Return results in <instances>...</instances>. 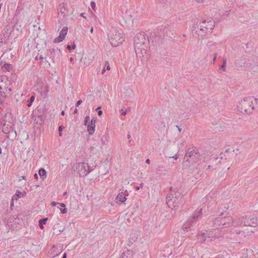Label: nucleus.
<instances>
[{
    "label": "nucleus",
    "mask_w": 258,
    "mask_h": 258,
    "mask_svg": "<svg viewBox=\"0 0 258 258\" xmlns=\"http://www.w3.org/2000/svg\"><path fill=\"white\" fill-rule=\"evenodd\" d=\"M108 39L110 44L116 47L121 44L124 40L123 33L115 28H112L108 34Z\"/></svg>",
    "instance_id": "39448f33"
},
{
    "label": "nucleus",
    "mask_w": 258,
    "mask_h": 258,
    "mask_svg": "<svg viewBox=\"0 0 258 258\" xmlns=\"http://www.w3.org/2000/svg\"><path fill=\"white\" fill-rule=\"evenodd\" d=\"M202 209H198L192 215L189 217L182 227L184 231L187 232L194 229L195 224L202 217Z\"/></svg>",
    "instance_id": "423d86ee"
},
{
    "label": "nucleus",
    "mask_w": 258,
    "mask_h": 258,
    "mask_svg": "<svg viewBox=\"0 0 258 258\" xmlns=\"http://www.w3.org/2000/svg\"><path fill=\"white\" fill-rule=\"evenodd\" d=\"M10 84V82L7 77H0V94L4 98H6L12 90V88L9 87Z\"/></svg>",
    "instance_id": "9d476101"
},
{
    "label": "nucleus",
    "mask_w": 258,
    "mask_h": 258,
    "mask_svg": "<svg viewBox=\"0 0 258 258\" xmlns=\"http://www.w3.org/2000/svg\"><path fill=\"white\" fill-rule=\"evenodd\" d=\"M98 115L100 116V115H101L102 114V110H100L98 111Z\"/></svg>",
    "instance_id": "37998d69"
},
{
    "label": "nucleus",
    "mask_w": 258,
    "mask_h": 258,
    "mask_svg": "<svg viewBox=\"0 0 258 258\" xmlns=\"http://www.w3.org/2000/svg\"><path fill=\"white\" fill-rule=\"evenodd\" d=\"M226 59H224L223 64L219 67V69L220 70H222L223 71H225V69H226Z\"/></svg>",
    "instance_id": "bb28decb"
},
{
    "label": "nucleus",
    "mask_w": 258,
    "mask_h": 258,
    "mask_svg": "<svg viewBox=\"0 0 258 258\" xmlns=\"http://www.w3.org/2000/svg\"><path fill=\"white\" fill-rule=\"evenodd\" d=\"M231 13V11H226L221 16L223 18H225L226 17L230 16V14Z\"/></svg>",
    "instance_id": "c85d7f7f"
},
{
    "label": "nucleus",
    "mask_w": 258,
    "mask_h": 258,
    "mask_svg": "<svg viewBox=\"0 0 258 258\" xmlns=\"http://www.w3.org/2000/svg\"><path fill=\"white\" fill-rule=\"evenodd\" d=\"M77 112H78V110H77V108H75V110H74V113H77Z\"/></svg>",
    "instance_id": "3c124183"
},
{
    "label": "nucleus",
    "mask_w": 258,
    "mask_h": 258,
    "mask_svg": "<svg viewBox=\"0 0 258 258\" xmlns=\"http://www.w3.org/2000/svg\"><path fill=\"white\" fill-rule=\"evenodd\" d=\"M138 238V234L137 232H132L129 234L127 240V245L131 246Z\"/></svg>",
    "instance_id": "ddd939ff"
},
{
    "label": "nucleus",
    "mask_w": 258,
    "mask_h": 258,
    "mask_svg": "<svg viewBox=\"0 0 258 258\" xmlns=\"http://www.w3.org/2000/svg\"><path fill=\"white\" fill-rule=\"evenodd\" d=\"M76 48V45L75 43H73L72 45H68L67 46V48L69 50H71L72 49H74Z\"/></svg>",
    "instance_id": "c756f323"
},
{
    "label": "nucleus",
    "mask_w": 258,
    "mask_h": 258,
    "mask_svg": "<svg viewBox=\"0 0 258 258\" xmlns=\"http://www.w3.org/2000/svg\"><path fill=\"white\" fill-rule=\"evenodd\" d=\"M47 218H42L39 220V225L40 228L42 229L43 228V225L45 224L47 221Z\"/></svg>",
    "instance_id": "b1692460"
},
{
    "label": "nucleus",
    "mask_w": 258,
    "mask_h": 258,
    "mask_svg": "<svg viewBox=\"0 0 258 258\" xmlns=\"http://www.w3.org/2000/svg\"><path fill=\"white\" fill-rule=\"evenodd\" d=\"M43 58V57L41 55H40L39 57H38V56H36V58H35L36 59H42Z\"/></svg>",
    "instance_id": "a19ab883"
},
{
    "label": "nucleus",
    "mask_w": 258,
    "mask_h": 258,
    "mask_svg": "<svg viewBox=\"0 0 258 258\" xmlns=\"http://www.w3.org/2000/svg\"><path fill=\"white\" fill-rule=\"evenodd\" d=\"M198 154V150L194 149L190 151H187L184 156V159L188 161L190 158H192L193 157H195L196 155Z\"/></svg>",
    "instance_id": "2eb2a0df"
},
{
    "label": "nucleus",
    "mask_w": 258,
    "mask_h": 258,
    "mask_svg": "<svg viewBox=\"0 0 258 258\" xmlns=\"http://www.w3.org/2000/svg\"><path fill=\"white\" fill-rule=\"evenodd\" d=\"M3 132L5 134H9V137L11 136L13 138L16 137V131L12 127V125L9 123H4L3 127Z\"/></svg>",
    "instance_id": "9b49d317"
},
{
    "label": "nucleus",
    "mask_w": 258,
    "mask_h": 258,
    "mask_svg": "<svg viewBox=\"0 0 258 258\" xmlns=\"http://www.w3.org/2000/svg\"><path fill=\"white\" fill-rule=\"evenodd\" d=\"M216 57H217V54H215V57H214V60H215L216 59Z\"/></svg>",
    "instance_id": "13d9d810"
},
{
    "label": "nucleus",
    "mask_w": 258,
    "mask_h": 258,
    "mask_svg": "<svg viewBox=\"0 0 258 258\" xmlns=\"http://www.w3.org/2000/svg\"><path fill=\"white\" fill-rule=\"evenodd\" d=\"M105 68L107 70H110V67L109 66V63L108 61H106L105 62Z\"/></svg>",
    "instance_id": "f704fd0d"
},
{
    "label": "nucleus",
    "mask_w": 258,
    "mask_h": 258,
    "mask_svg": "<svg viewBox=\"0 0 258 258\" xmlns=\"http://www.w3.org/2000/svg\"><path fill=\"white\" fill-rule=\"evenodd\" d=\"M146 163H147V164H150V160L149 159H146Z\"/></svg>",
    "instance_id": "49530a36"
},
{
    "label": "nucleus",
    "mask_w": 258,
    "mask_h": 258,
    "mask_svg": "<svg viewBox=\"0 0 258 258\" xmlns=\"http://www.w3.org/2000/svg\"><path fill=\"white\" fill-rule=\"evenodd\" d=\"M164 166L162 165H159L157 166L156 173L157 174H161L163 171Z\"/></svg>",
    "instance_id": "393cba45"
},
{
    "label": "nucleus",
    "mask_w": 258,
    "mask_h": 258,
    "mask_svg": "<svg viewBox=\"0 0 258 258\" xmlns=\"http://www.w3.org/2000/svg\"><path fill=\"white\" fill-rule=\"evenodd\" d=\"M120 112L122 115L125 116L126 114V111H124L123 109L120 110Z\"/></svg>",
    "instance_id": "4c0bfd02"
},
{
    "label": "nucleus",
    "mask_w": 258,
    "mask_h": 258,
    "mask_svg": "<svg viewBox=\"0 0 258 258\" xmlns=\"http://www.w3.org/2000/svg\"><path fill=\"white\" fill-rule=\"evenodd\" d=\"M3 68L8 71H10L12 69V66L10 64L6 63L3 66Z\"/></svg>",
    "instance_id": "cd10ccee"
},
{
    "label": "nucleus",
    "mask_w": 258,
    "mask_h": 258,
    "mask_svg": "<svg viewBox=\"0 0 258 258\" xmlns=\"http://www.w3.org/2000/svg\"><path fill=\"white\" fill-rule=\"evenodd\" d=\"M169 158H174V159L176 160L179 158V154L177 153L173 156L170 157Z\"/></svg>",
    "instance_id": "e433bc0d"
},
{
    "label": "nucleus",
    "mask_w": 258,
    "mask_h": 258,
    "mask_svg": "<svg viewBox=\"0 0 258 258\" xmlns=\"http://www.w3.org/2000/svg\"><path fill=\"white\" fill-rule=\"evenodd\" d=\"M51 205L52 206H55L56 205H59L61 207H64V203H56V202H52L51 203Z\"/></svg>",
    "instance_id": "7c9ffc66"
},
{
    "label": "nucleus",
    "mask_w": 258,
    "mask_h": 258,
    "mask_svg": "<svg viewBox=\"0 0 258 258\" xmlns=\"http://www.w3.org/2000/svg\"><path fill=\"white\" fill-rule=\"evenodd\" d=\"M258 104V99L253 97H246L241 100L237 104V109L241 113H251Z\"/></svg>",
    "instance_id": "7ed1b4c3"
},
{
    "label": "nucleus",
    "mask_w": 258,
    "mask_h": 258,
    "mask_svg": "<svg viewBox=\"0 0 258 258\" xmlns=\"http://www.w3.org/2000/svg\"><path fill=\"white\" fill-rule=\"evenodd\" d=\"M26 195V192L25 191H20L19 190H16L15 194L13 196L12 200H17L18 199L24 197Z\"/></svg>",
    "instance_id": "aec40b11"
},
{
    "label": "nucleus",
    "mask_w": 258,
    "mask_h": 258,
    "mask_svg": "<svg viewBox=\"0 0 258 258\" xmlns=\"http://www.w3.org/2000/svg\"><path fill=\"white\" fill-rule=\"evenodd\" d=\"M62 258H65V257H64V253H63V254L62 256Z\"/></svg>",
    "instance_id": "0e129e2a"
},
{
    "label": "nucleus",
    "mask_w": 258,
    "mask_h": 258,
    "mask_svg": "<svg viewBox=\"0 0 258 258\" xmlns=\"http://www.w3.org/2000/svg\"><path fill=\"white\" fill-rule=\"evenodd\" d=\"M63 10H64V3H62L60 5V8L58 10V22L60 23L61 25H62L64 23V12L63 11Z\"/></svg>",
    "instance_id": "f8f14e48"
},
{
    "label": "nucleus",
    "mask_w": 258,
    "mask_h": 258,
    "mask_svg": "<svg viewBox=\"0 0 258 258\" xmlns=\"http://www.w3.org/2000/svg\"><path fill=\"white\" fill-rule=\"evenodd\" d=\"M63 128V126L62 125H60L58 127V133H59V136H62V131Z\"/></svg>",
    "instance_id": "72a5a7b5"
},
{
    "label": "nucleus",
    "mask_w": 258,
    "mask_h": 258,
    "mask_svg": "<svg viewBox=\"0 0 258 258\" xmlns=\"http://www.w3.org/2000/svg\"><path fill=\"white\" fill-rule=\"evenodd\" d=\"M67 31H68V27H66V33H65V34L66 35L67 33Z\"/></svg>",
    "instance_id": "5fc2aeb1"
},
{
    "label": "nucleus",
    "mask_w": 258,
    "mask_h": 258,
    "mask_svg": "<svg viewBox=\"0 0 258 258\" xmlns=\"http://www.w3.org/2000/svg\"><path fill=\"white\" fill-rule=\"evenodd\" d=\"M211 167V165H208L207 168L210 169Z\"/></svg>",
    "instance_id": "680f3d73"
},
{
    "label": "nucleus",
    "mask_w": 258,
    "mask_h": 258,
    "mask_svg": "<svg viewBox=\"0 0 258 258\" xmlns=\"http://www.w3.org/2000/svg\"><path fill=\"white\" fill-rule=\"evenodd\" d=\"M95 122L96 120L94 118H92L91 120L90 123L87 125V130L89 134L90 135H92L95 132Z\"/></svg>",
    "instance_id": "dca6fc26"
},
{
    "label": "nucleus",
    "mask_w": 258,
    "mask_h": 258,
    "mask_svg": "<svg viewBox=\"0 0 258 258\" xmlns=\"http://www.w3.org/2000/svg\"><path fill=\"white\" fill-rule=\"evenodd\" d=\"M239 225L255 227L258 225L257 218L252 215H246L238 219Z\"/></svg>",
    "instance_id": "1a4fd4ad"
},
{
    "label": "nucleus",
    "mask_w": 258,
    "mask_h": 258,
    "mask_svg": "<svg viewBox=\"0 0 258 258\" xmlns=\"http://www.w3.org/2000/svg\"><path fill=\"white\" fill-rule=\"evenodd\" d=\"M127 138L130 139L131 138V135L130 134L127 135Z\"/></svg>",
    "instance_id": "4d7b16f0"
},
{
    "label": "nucleus",
    "mask_w": 258,
    "mask_h": 258,
    "mask_svg": "<svg viewBox=\"0 0 258 258\" xmlns=\"http://www.w3.org/2000/svg\"><path fill=\"white\" fill-rule=\"evenodd\" d=\"M242 232H243V231H239L237 232L236 233H237V234H240V233H242Z\"/></svg>",
    "instance_id": "6e6d98bb"
},
{
    "label": "nucleus",
    "mask_w": 258,
    "mask_h": 258,
    "mask_svg": "<svg viewBox=\"0 0 258 258\" xmlns=\"http://www.w3.org/2000/svg\"><path fill=\"white\" fill-rule=\"evenodd\" d=\"M25 177L24 176H21V179H25Z\"/></svg>",
    "instance_id": "bf43d9fd"
},
{
    "label": "nucleus",
    "mask_w": 258,
    "mask_h": 258,
    "mask_svg": "<svg viewBox=\"0 0 258 258\" xmlns=\"http://www.w3.org/2000/svg\"><path fill=\"white\" fill-rule=\"evenodd\" d=\"M198 239L201 243H203L204 241L207 240L206 232H200L198 235Z\"/></svg>",
    "instance_id": "412c9836"
},
{
    "label": "nucleus",
    "mask_w": 258,
    "mask_h": 258,
    "mask_svg": "<svg viewBox=\"0 0 258 258\" xmlns=\"http://www.w3.org/2000/svg\"><path fill=\"white\" fill-rule=\"evenodd\" d=\"M90 5H91V7L92 8V9L94 10V11H95V8H96V4L95 3V2L94 1H91V3H90Z\"/></svg>",
    "instance_id": "473e14b6"
},
{
    "label": "nucleus",
    "mask_w": 258,
    "mask_h": 258,
    "mask_svg": "<svg viewBox=\"0 0 258 258\" xmlns=\"http://www.w3.org/2000/svg\"><path fill=\"white\" fill-rule=\"evenodd\" d=\"M40 177L43 180L46 177V172L43 168H40L38 171Z\"/></svg>",
    "instance_id": "5701e85b"
},
{
    "label": "nucleus",
    "mask_w": 258,
    "mask_h": 258,
    "mask_svg": "<svg viewBox=\"0 0 258 258\" xmlns=\"http://www.w3.org/2000/svg\"><path fill=\"white\" fill-rule=\"evenodd\" d=\"M215 27V21L212 19L203 21L199 24V34L205 35L210 33Z\"/></svg>",
    "instance_id": "6e6552de"
},
{
    "label": "nucleus",
    "mask_w": 258,
    "mask_h": 258,
    "mask_svg": "<svg viewBox=\"0 0 258 258\" xmlns=\"http://www.w3.org/2000/svg\"><path fill=\"white\" fill-rule=\"evenodd\" d=\"M89 121H90V116H86L84 119V125H87Z\"/></svg>",
    "instance_id": "2f4dec72"
},
{
    "label": "nucleus",
    "mask_w": 258,
    "mask_h": 258,
    "mask_svg": "<svg viewBox=\"0 0 258 258\" xmlns=\"http://www.w3.org/2000/svg\"><path fill=\"white\" fill-rule=\"evenodd\" d=\"M73 60V57H71L70 58V61H72Z\"/></svg>",
    "instance_id": "e2e57ef3"
},
{
    "label": "nucleus",
    "mask_w": 258,
    "mask_h": 258,
    "mask_svg": "<svg viewBox=\"0 0 258 258\" xmlns=\"http://www.w3.org/2000/svg\"><path fill=\"white\" fill-rule=\"evenodd\" d=\"M134 46L136 54L139 57H144L149 48V41L144 32L137 33L134 38Z\"/></svg>",
    "instance_id": "f257e3e1"
},
{
    "label": "nucleus",
    "mask_w": 258,
    "mask_h": 258,
    "mask_svg": "<svg viewBox=\"0 0 258 258\" xmlns=\"http://www.w3.org/2000/svg\"><path fill=\"white\" fill-rule=\"evenodd\" d=\"M199 3H202L204 2V0H196Z\"/></svg>",
    "instance_id": "a18cd8bd"
},
{
    "label": "nucleus",
    "mask_w": 258,
    "mask_h": 258,
    "mask_svg": "<svg viewBox=\"0 0 258 258\" xmlns=\"http://www.w3.org/2000/svg\"><path fill=\"white\" fill-rule=\"evenodd\" d=\"M3 117L1 115H0V125H1L3 124Z\"/></svg>",
    "instance_id": "79ce46f5"
},
{
    "label": "nucleus",
    "mask_w": 258,
    "mask_h": 258,
    "mask_svg": "<svg viewBox=\"0 0 258 258\" xmlns=\"http://www.w3.org/2000/svg\"><path fill=\"white\" fill-rule=\"evenodd\" d=\"M105 69H105V68H103V69L102 70V72H101V74H103L105 73Z\"/></svg>",
    "instance_id": "09e8293b"
},
{
    "label": "nucleus",
    "mask_w": 258,
    "mask_h": 258,
    "mask_svg": "<svg viewBox=\"0 0 258 258\" xmlns=\"http://www.w3.org/2000/svg\"><path fill=\"white\" fill-rule=\"evenodd\" d=\"M90 31L91 33H93V27L92 26L91 28Z\"/></svg>",
    "instance_id": "864d4df0"
},
{
    "label": "nucleus",
    "mask_w": 258,
    "mask_h": 258,
    "mask_svg": "<svg viewBox=\"0 0 258 258\" xmlns=\"http://www.w3.org/2000/svg\"><path fill=\"white\" fill-rule=\"evenodd\" d=\"M35 99V96L34 95H32L31 96L30 98L28 100V103L27 105L28 107H30L32 105V103L34 101Z\"/></svg>",
    "instance_id": "a878e982"
},
{
    "label": "nucleus",
    "mask_w": 258,
    "mask_h": 258,
    "mask_svg": "<svg viewBox=\"0 0 258 258\" xmlns=\"http://www.w3.org/2000/svg\"><path fill=\"white\" fill-rule=\"evenodd\" d=\"M182 196L178 191L173 190L170 188V192L166 197V204L168 207L176 210L183 204Z\"/></svg>",
    "instance_id": "f03ea898"
},
{
    "label": "nucleus",
    "mask_w": 258,
    "mask_h": 258,
    "mask_svg": "<svg viewBox=\"0 0 258 258\" xmlns=\"http://www.w3.org/2000/svg\"><path fill=\"white\" fill-rule=\"evenodd\" d=\"M144 184L143 183H141L140 185V186H137L135 187V188L137 190H139L141 188L143 187Z\"/></svg>",
    "instance_id": "c9c22d12"
},
{
    "label": "nucleus",
    "mask_w": 258,
    "mask_h": 258,
    "mask_svg": "<svg viewBox=\"0 0 258 258\" xmlns=\"http://www.w3.org/2000/svg\"><path fill=\"white\" fill-rule=\"evenodd\" d=\"M109 135L108 133L106 132L104 135L101 138V148H102L103 146H107L109 142Z\"/></svg>",
    "instance_id": "4468645a"
},
{
    "label": "nucleus",
    "mask_w": 258,
    "mask_h": 258,
    "mask_svg": "<svg viewBox=\"0 0 258 258\" xmlns=\"http://www.w3.org/2000/svg\"><path fill=\"white\" fill-rule=\"evenodd\" d=\"M206 236L207 241H211L213 239L217 237V236L213 233V232L211 231H206Z\"/></svg>",
    "instance_id": "4be33fe9"
},
{
    "label": "nucleus",
    "mask_w": 258,
    "mask_h": 258,
    "mask_svg": "<svg viewBox=\"0 0 258 258\" xmlns=\"http://www.w3.org/2000/svg\"><path fill=\"white\" fill-rule=\"evenodd\" d=\"M60 210L62 214H64V208L63 209H60Z\"/></svg>",
    "instance_id": "c03bdc74"
},
{
    "label": "nucleus",
    "mask_w": 258,
    "mask_h": 258,
    "mask_svg": "<svg viewBox=\"0 0 258 258\" xmlns=\"http://www.w3.org/2000/svg\"><path fill=\"white\" fill-rule=\"evenodd\" d=\"M93 149H94V148H93V147H92V148H91V151H93Z\"/></svg>",
    "instance_id": "69168bd1"
},
{
    "label": "nucleus",
    "mask_w": 258,
    "mask_h": 258,
    "mask_svg": "<svg viewBox=\"0 0 258 258\" xmlns=\"http://www.w3.org/2000/svg\"><path fill=\"white\" fill-rule=\"evenodd\" d=\"M82 102V101L81 100H79V101H77V103H76V106H79Z\"/></svg>",
    "instance_id": "ea45409f"
},
{
    "label": "nucleus",
    "mask_w": 258,
    "mask_h": 258,
    "mask_svg": "<svg viewBox=\"0 0 258 258\" xmlns=\"http://www.w3.org/2000/svg\"><path fill=\"white\" fill-rule=\"evenodd\" d=\"M133 251L129 249H126L122 253L120 258H132Z\"/></svg>",
    "instance_id": "6ab92c4d"
},
{
    "label": "nucleus",
    "mask_w": 258,
    "mask_h": 258,
    "mask_svg": "<svg viewBox=\"0 0 258 258\" xmlns=\"http://www.w3.org/2000/svg\"><path fill=\"white\" fill-rule=\"evenodd\" d=\"M64 39V27H63L61 30L60 31V32L59 33V35L55 38L53 42L54 43H59L63 41V40Z\"/></svg>",
    "instance_id": "a211bd4d"
},
{
    "label": "nucleus",
    "mask_w": 258,
    "mask_h": 258,
    "mask_svg": "<svg viewBox=\"0 0 258 258\" xmlns=\"http://www.w3.org/2000/svg\"><path fill=\"white\" fill-rule=\"evenodd\" d=\"M210 197L209 196H207V198L209 199Z\"/></svg>",
    "instance_id": "774afa93"
},
{
    "label": "nucleus",
    "mask_w": 258,
    "mask_h": 258,
    "mask_svg": "<svg viewBox=\"0 0 258 258\" xmlns=\"http://www.w3.org/2000/svg\"><path fill=\"white\" fill-rule=\"evenodd\" d=\"M61 114L62 115H64V110L61 111Z\"/></svg>",
    "instance_id": "603ef678"
},
{
    "label": "nucleus",
    "mask_w": 258,
    "mask_h": 258,
    "mask_svg": "<svg viewBox=\"0 0 258 258\" xmlns=\"http://www.w3.org/2000/svg\"><path fill=\"white\" fill-rule=\"evenodd\" d=\"M237 220H234L233 218L230 216H219L213 220V226L216 228H228L231 226H237L239 225Z\"/></svg>",
    "instance_id": "20e7f679"
},
{
    "label": "nucleus",
    "mask_w": 258,
    "mask_h": 258,
    "mask_svg": "<svg viewBox=\"0 0 258 258\" xmlns=\"http://www.w3.org/2000/svg\"><path fill=\"white\" fill-rule=\"evenodd\" d=\"M74 170L81 177H85L92 171L88 164L85 162H80L74 165Z\"/></svg>",
    "instance_id": "0eeeda50"
},
{
    "label": "nucleus",
    "mask_w": 258,
    "mask_h": 258,
    "mask_svg": "<svg viewBox=\"0 0 258 258\" xmlns=\"http://www.w3.org/2000/svg\"><path fill=\"white\" fill-rule=\"evenodd\" d=\"M80 16H81V17H83V18H85V19H86V17L85 16V14H84V13H81V14H80Z\"/></svg>",
    "instance_id": "de8ad7c7"
},
{
    "label": "nucleus",
    "mask_w": 258,
    "mask_h": 258,
    "mask_svg": "<svg viewBox=\"0 0 258 258\" xmlns=\"http://www.w3.org/2000/svg\"><path fill=\"white\" fill-rule=\"evenodd\" d=\"M34 177L35 179H37L38 178V175L37 174L35 173L34 175Z\"/></svg>",
    "instance_id": "8fccbe9b"
},
{
    "label": "nucleus",
    "mask_w": 258,
    "mask_h": 258,
    "mask_svg": "<svg viewBox=\"0 0 258 258\" xmlns=\"http://www.w3.org/2000/svg\"><path fill=\"white\" fill-rule=\"evenodd\" d=\"M101 108V107L100 106H99L97 108H96V110H98V109H100Z\"/></svg>",
    "instance_id": "052dcab7"
},
{
    "label": "nucleus",
    "mask_w": 258,
    "mask_h": 258,
    "mask_svg": "<svg viewBox=\"0 0 258 258\" xmlns=\"http://www.w3.org/2000/svg\"><path fill=\"white\" fill-rule=\"evenodd\" d=\"M126 196H127V194H125L123 192H119L116 199L117 201L116 202L118 203L119 204L124 203L126 200Z\"/></svg>",
    "instance_id": "f3484780"
},
{
    "label": "nucleus",
    "mask_w": 258,
    "mask_h": 258,
    "mask_svg": "<svg viewBox=\"0 0 258 258\" xmlns=\"http://www.w3.org/2000/svg\"><path fill=\"white\" fill-rule=\"evenodd\" d=\"M2 153V149H1V148L0 147V154Z\"/></svg>",
    "instance_id": "338daca9"
},
{
    "label": "nucleus",
    "mask_w": 258,
    "mask_h": 258,
    "mask_svg": "<svg viewBox=\"0 0 258 258\" xmlns=\"http://www.w3.org/2000/svg\"><path fill=\"white\" fill-rule=\"evenodd\" d=\"M35 116H37L38 118H39L41 120H42L43 118V115H35Z\"/></svg>",
    "instance_id": "58836bf2"
}]
</instances>
